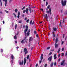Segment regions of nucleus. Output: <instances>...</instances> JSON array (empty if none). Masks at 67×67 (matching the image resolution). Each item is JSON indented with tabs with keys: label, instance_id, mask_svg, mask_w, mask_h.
Here are the masks:
<instances>
[{
	"label": "nucleus",
	"instance_id": "1",
	"mask_svg": "<svg viewBox=\"0 0 67 67\" xmlns=\"http://www.w3.org/2000/svg\"><path fill=\"white\" fill-rule=\"evenodd\" d=\"M25 27L26 29L24 31V33H25V36H26V32L27 31V30H28V29H29V27H28V26L27 25H26Z\"/></svg>",
	"mask_w": 67,
	"mask_h": 67
},
{
	"label": "nucleus",
	"instance_id": "2",
	"mask_svg": "<svg viewBox=\"0 0 67 67\" xmlns=\"http://www.w3.org/2000/svg\"><path fill=\"white\" fill-rule=\"evenodd\" d=\"M58 38L57 37L55 38V48H56L57 47H58V44H57V42H58Z\"/></svg>",
	"mask_w": 67,
	"mask_h": 67
},
{
	"label": "nucleus",
	"instance_id": "3",
	"mask_svg": "<svg viewBox=\"0 0 67 67\" xmlns=\"http://www.w3.org/2000/svg\"><path fill=\"white\" fill-rule=\"evenodd\" d=\"M61 3L62 5L63 6H64L66 4V1H64L63 0H61Z\"/></svg>",
	"mask_w": 67,
	"mask_h": 67
},
{
	"label": "nucleus",
	"instance_id": "4",
	"mask_svg": "<svg viewBox=\"0 0 67 67\" xmlns=\"http://www.w3.org/2000/svg\"><path fill=\"white\" fill-rule=\"evenodd\" d=\"M49 10L46 11V13L49 14L50 15H51V14H52V13L51 12V8H49Z\"/></svg>",
	"mask_w": 67,
	"mask_h": 67
},
{
	"label": "nucleus",
	"instance_id": "5",
	"mask_svg": "<svg viewBox=\"0 0 67 67\" xmlns=\"http://www.w3.org/2000/svg\"><path fill=\"white\" fill-rule=\"evenodd\" d=\"M52 56H50L47 59V60H49V62L51 61L52 60Z\"/></svg>",
	"mask_w": 67,
	"mask_h": 67
},
{
	"label": "nucleus",
	"instance_id": "6",
	"mask_svg": "<svg viewBox=\"0 0 67 67\" xmlns=\"http://www.w3.org/2000/svg\"><path fill=\"white\" fill-rule=\"evenodd\" d=\"M65 60H64L61 62L60 65H61V66H62V65H64V64L65 63Z\"/></svg>",
	"mask_w": 67,
	"mask_h": 67
},
{
	"label": "nucleus",
	"instance_id": "7",
	"mask_svg": "<svg viewBox=\"0 0 67 67\" xmlns=\"http://www.w3.org/2000/svg\"><path fill=\"white\" fill-rule=\"evenodd\" d=\"M28 8L29 9V10L30 13H32V10H31V5H29L28 7Z\"/></svg>",
	"mask_w": 67,
	"mask_h": 67
},
{
	"label": "nucleus",
	"instance_id": "8",
	"mask_svg": "<svg viewBox=\"0 0 67 67\" xmlns=\"http://www.w3.org/2000/svg\"><path fill=\"white\" fill-rule=\"evenodd\" d=\"M23 62H24L23 60H22L21 62H19V65H23Z\"/></svg>",
	"mask_w": 67,
	"mask_h": 67
},
{
	"label": "nucleus",
	"instance_id": "9",
	"mask_svg": "<svg viewBox=\"0 0 67 67\" xmlns=\"http://www.w3.org/2000/svg\"><path fill=\"white\" fill-rule=\"evenodd\" d=\"M57 28L53 27V30L54 32H57Z\"/></svg>",
	"mask_w": 67,
	"mask_h": 67
},
{
	"label": "nucleus",
	"instance_id": "10",
	"mask_svg": "<svg viewBox=\"0 0 67 67\" xmlns=\"http://www.w3.org/2000/svg\"><path fill=\"white\" fill-rule=\"evenodd\" d=\"M3 1H5V7H7V0H3Z\"/></svg>",
	"mask_w": 67,
	"mask_h": 67
},
{
	"label": "nucleus",
	"instance_id": "11",
	"mask_svg": "<svg viewBox=\"0 0 67 67\" xmlns=\"http://www.w3.org/2000/svg\"><path fill=\"white\" fill-rule=\"evenodd\" d=\"M24 65H25L26 62V59L25 58L24 59Z\"/></svg>",
	"mask_w": 67,
	"mask_h": 67
},
{
	"label": "nucleus",
	"instance_id": "12",
	"mask_svg": "<svg viewBox=\"0 0 67 67\" xmlns=\"http://www.w3.org/2000/svg\"><path fill=\"white\" fill-rule=\"evenodd\" d=\"M44 16L46 19H48V16H47V14H46L45 15H44Z\"/></svg>",
	"mask_w": 67,
	"mask_h": 67
},
{
	"label": "nucleus",
	"instance_id": "13",
	"mask_svg": "<svg viewBox=\"0 0 67 67\" xmlns=\"http://www.w3.org/2000/svg\"><path fill=\"white\" fill-rule=\"evenodd\" d=\"M33 41V38L32 37H30L29 39V42H31V41Z\"/></svg>",
	"mask_w": 67,
	"mask_h": 67
},
{
	"label": "nucleus",
	"instance_id": "14",
	"mask_svg": "<svg viewBox=\"0 0 67 67\" xmlns=\"http://www.w3.org/2000/svg\"><path fill=\"white\" fill-rule=\"evenodd\" d=\"M52 34L53 37H55V32L54 31L52 32Z\"/></svg>",
	"mask_w": 67,
	"mask_h": 67
},
{
	"label": "nucleus",
	"instance_id": "15",
	"mask_svg": "<svg viewBox=\"0 0 67 67\" xmlns=\"http://www.w3.org/2000/svg\"><path fill=\"white\" fill-rule=\"evenodd\" d=\"M26 13L27 14H28V12L29 11V9L27 8H26Z\"/></svg>",
	"mask_w": 67,
	"mask_h": 67
},
{
	"label": "nucleus",
	"instance_id": "16",
	"mask_svg": "<svg viewBox=\"0 0 67 67\" xmlns=\"http://www.w3.org/2000/svg\"><path fill=\"white\" fill-rule=\"evenodd\" d=\"M10 57L12 59H14V56L12 54Z\"/></svg>",
	"mask_w": 67,
	"mask_h": 67
},
{
	"label": "nucleus",
	"instance_id": "17",
	"mask_svg": "<svg viewBox=\"0 0 67 67\" xmlns=\"http://www.w3.org/2000/svg\"><path fill=\"white\" fill-rule=\"evenodd\" d=\"M54 63L53 62H52V63H51L50 66H51V67H53V64Z\"/></svg>",
	"mask_w": 67,
	"mask_h": 67
},
{
	"label": "nucleus",
	"instance_id": "18",
	"mask_svg": "<svg viewBox=\"0 0 67 67\" xmlns=\"http://www.w3.org/2000/svg\"><path fill=\"white\" fill-rule=\"evenodd\" d=\"M60 48H59V49H58V51H57V53L58 54H59V52H60Z\"/></svg>",
	"mask_w": 67,
	"mask_h": 67
},
{
	"label": "nucleus",
	"instance_id": "19",
	"mask_svg": "<svg viewBox=\"0 0 67 67\" xmlns=\"http://www.w3.org/2000/svg\"><path fill=\"white\" fill-rule=\"evenodd\" d=\"M64 15H67V11H66L65 12H64Z\"/></svg>",
	"mask_w": 67,
	"mask_h": 67
},
{
	"label": "nucleus",
	"instance_id": "20",
	"mask_svg": "<svg viewBox=\"0 0 67 67\" xmlns=\"http://www.w3.org/2000/svg\"><path fill=\"white\" fill-rule=\"evenodd\" d=\"M26 51H27V49L26 48H24V52H26Z\"/></svg>",
	"mask_w": 67,
	"mask_h": 67
},
{
	"label": "nucleus",
	"instance_id": "21",
	"mask_svg": "<svg viewBox=\"0 0 67 67\" xmlns=\"http://www.w3.org/2000/svg\"><path fill=\"white\" fill-rule=\"evenodd\" d=\"M59 26H60L61 27H62V21H60V22L59 24Z\"/></svg>",
	"mask_w": 67,
	"mask_h": 67
},
{
	"label": "nucleus",
	"instance_id": "22",
	"mask_svg": "<svg viewBox=\"0 0 67 67\" xmlns=\"http://www.w3.org/2000/svg\"><path fill=\"white\" fill-rule=\"evenodd\" d=\"M14 38L15 40H16V39H17V37H16V35H15Z\"/></svg>",
	"mask_w": 67,
	"mask_h": 67
},
{
	"label": "nucleus",
	"instance_id": "23",
	"mask_svg": "<svg viewBox=\"0 0 67 67\" xmlns=\"http://www.w3.org/2000/svg\"><path fill=\"white\" fill-rule=\"evenodd\" d=\"M32 20H31L29 22L30 25L32 24Z\"/></svg>",
	"mask_w": 67,
	"mask_h": 67
},
{
	"label": "nucleus",
	"instance_id": "24",
	"mask_svg": "<svg viewBox=\"0 0 67 67\" xmlns=\"http://www.w3.org/2000/svg\"><path fill=\"white\" fill-rule=\"evenodd\" d=\"M30 56V55H28L27 56V59H29V57Z\"/></svg>",
	"mask_w": 67,
	"mask_h": 67
},
{
	"label": "nucleus",
	"instance_id": "25",
	"mask_svg": "<svg viewBox=\"0 0 67 67\" xmlns=\"http://www.w3.org/2000/svg\"><path fill=\"white\" fill-rule=\"evenodd\" d=\"M26 37H27L26 36L24 38V40H25V42H26Z\"/></svg>",
	"mask_w": 67,
	"mask_h": 67
},
{
	"label": "nucleus",
	"instance_id": "26",
	"mask_svg": "<svg viewBox=\"0 0 67 67\" xmlns=\"http://www.w3.org/2000/svg\"><path fill=\"white\" fill-rule=\"evenodd\" d=\"M15 12L16 13H17L18 12V9H16L15 10Z\"/></svg>",
	"mask_w": 67,
	"mask_h": 67
},
{
	"label": "nucleus",
	"instance_id": "27",
	"mask_svg": "<svg viewBox=\"0 0 67 67\" xmlns=\"http://www.w3.org/2000/svg\"><path fill=\"white\" fill-rule=\"evenodd\" d=\"M16 27H17V24H16L15 25V30L16 29Z\"/></svg>",
	"mask_w": 67,
	"mask_h": 67
},
{
	"label": "nucleus",
	"instance_id": "28",
	"mask_svg": "<svg viewBox=\"0 0 67 67\" xmlns=\"http://www.w3.org/2000/svg\"><path fill=\"white\" fill-rule=\"evenodd\" d=\"M28 52H29L27 51H26L25 52V55H26V54H27V53H28Z\"/></svg>",
	"mask_w": 67,
	"mask_h": 67
},
{
	"label": "nucleus",
	"instance_id": "29",
	"mask_svg": "<svg viewBox=\"0 0 67 67\" xmlns=\"http://www.w3.org/2000/svg\"><path fill=\"white\" fill-rule=\"evenodd\" d=\"M25 12H26V10H24L23 11V13H25Z\"/></svg>",
	"mask_w": 67,
	"mask_h": 67
},
{
	"label": "nucleus",
	"instance_id": "30",
	"mask_svg": "<svg viewBox=\"0 0 67 67\" xmlns=\"http://www.w3.org/2000/svg\"><path fill=\"white\" fill-rule=\"evenodd\" d=\"M13 15H14L15 18H16V15H15V13H13Z\"/></svg>",
	"mask_w": 67,
	"mask_h": 67
},
{
	"label": "nucleus",
	"instance_id": "31",
	"mask_svg": "<svg viewBox=\"0 0 67 67\" xmlns=\"http://www.w3.org/2000/svg\"><path fill=\"white\" fill-rule=\"evenodd\" d=\"M34 34H37V32H36V31H34Z\"/></svg>",
	"mask_w": 67,
	"mask_h": 67
},
{
	"label": "nucleus",
	"instance_id": "32",
	"mask_svg": "<svg viewBox=\"0 0 67 67\" xmlns=\"http://www.w3.org/2000/svg\"><path fill=\"white\" fill-rule=\"evenodd\" d=\"M50 8V5H48V6L47 7V9H49Z\"/></svg>",
	"mask_w": 67,
	"mask_h": 67
},
{
	"label": "nucleus",
	"instance_id": "33",
	"mask_svg": "<svg viewBox=\"0 0 67 67\" xmlns=\"http://www.w3.org/2000/svg\"><path fill=\"white\" fill-rule=\"evenodd\" d=\"M61 56H64V53H62V55Z\"/></svg>",
	"mask_w": 67,
	"mask_h": 67
},
{
	"label": "nucleus",
	"instance_id": "34",
	"mask_svg": "<svg viewBox=\"0 0 67 67\" xmlns=\"http://www.w3.org/2000/svg\"><path fill=\"white\" fill-rule=\"evenodd\" d=\"M54 65L56 66V62H55L54 63Z\"/></svg>",
	"mask_w": 67,
	"mask_h": 67
},
{
	"label": "nucleus",
	"instance_id": "35",
	"mask_svg": "<svg viewBox=\"0 0 67 67\" xmlns=\"http://www.w3.org/2000/svg\"><path fill=\"white\" fill-rule=\"evenodd\" d=\"M53 54V53H52V52H51L49 53V55L50 56V55H52V54Z\"/></svg>",
	"mask_w": 67,
	"mask_h": 67
},
{
	"label": "nucleus",
	"instance_id": "36",
	"mask_svg": "<svg viewBox=\"0 0 67 67\" xmlns=\"http://www.w3.org/2000/svg\"><path fill=\"white\" fill-rule=\"evenodd\" d=\"M24 42V40H22L21 43H23V42Z\"/></svg>",
	"mask_w": 67,
	"mask_h": 67
},
{
	"label": "nucleus",
	"instance_id": "37",
	"mask_svg": "<svg viewBox=\"0 0 67 67\" xmlns=\"http://www.w3.org/2000/svg\"><path fill=\"white\" fill-rule=\"evenodd\" d=\"M29 21H30V19H28L27 20L26 22H27V23H29Z\"/></svg>",
	"mask_w": 67,
	"mask_h": 67
},
{
	"label": "nucleus",
	"instance_id": "38",
	"mask_svg": "<svg viewBox=\"0 0 67 67\" xmlns=\"http://www.w3.org/2000/svg\"><path fill=\"white\" fill-rule=\"evenodd\" d=\"M21 22H22V21L21 20L19 21L18 22L19 23H21Z\"/></svg>",
	"mask_w": 67,
	"mask_h": 67
},
{
	"label": "nucleus",
	"instance_id": "39",
	"mask_svg": "<svg viewBox=\"0 0 67 67\" xmlns=\"http://www.w3.org/2000/svg\"><path fill=\"white\" fill-rule=\"evenodd\" d=\"M43 59V57H41V60H42Z\"/></svg>",
	"mask_w": 67,
	"mask_h": 67
},
{
	"label": "nucleus",
	"instance_id": "40",
	"mask_svg": "<svg viewBox=\"0 0 67 67\" xmlns=\"http://www.w3.org/2000/svg\"><path fill=\"white\" fill-rule=\"evenodd\" d=\"M48 5V2H47L46 3V5L47 6V5Z\"/></svg>",
	"mask_w": 67,
	"mask_h": 67
},
{
	"label": "nucleus",
	"instance_id": "41",
	"mask_svg": "<svg viewBox=\"0 0 67 67\" xmlns=\"http://www.w3.org/2000/svg\"><path fill=\"white\" fill-rule=\"evenodd\" d=\"M54 57V59H56V58H57V57Z\"/></svg>",
	"mask_w": 67,
	"mask_h": 67
},
{
	"label": "nucleus",
	"instance_id": "42",
	"mask_svg": "<svg viewBox=\"0 0 67 67\" xmlns=\"http://www.w3.org/2000/svg\"><path fill=\"white\" fill-rule=\"evenodd\" d=\"M64 44V41H62L61 43V45H63Z\"/></svg>",
	"mask_w": 67,
	"mask_h": 67
},
{
	"label": "nucleus",
	"instance_id": "43",
	"mask_svg": "<svg viewBox=\"0 0 67 67\" xmlns=\"http://www.w3.org/2000/svg\"><path fill=\"white\" fill-rule=\"evenodd\" d=\"M5 12H6V13H9V12L6 10H5Z\"/></svg>",
	"mask_w": 67,
	"mask_h": 67
},
{
	"label": "nucleus",
	"instance_id": "44",
	"mask_svg": "<svg viewBox=\"0 0 67 67\" xmlns=\"http://www.w3.org/2000/svg\"><path fill=\"white\" fill-rule=\"evenodd\" d=\"M67 39V36H66L65 38V40L66 41V40Z\"/></svg>",
	"mask_w": 67,
	"mask_h": 67
},
{
	"label": "nucleus",
	"instance_id": "45",
	"mask_svg": "<svg viewBox=\"0 0 67 67\" xmlns=\"http://www.w3.org/2000/svg\"><path fill=\"white\" fill-rule=\"evenodd\" d=\"M50 49V47H48L47 48V49Z\"/></svg>",
	"mask_w": 67,
	"mask_h": 67
},
{
	"label": "nucleus",
	"instance_id": "46",
	"mask_svg": "<svg viewBox=\"0 0 67 67\" xmlns=\"http://www.w3.org/2000/svg\"><path fill=\"white\" fill-rule=\"evenodd\" d=\"M27 36H29V35H30V33L29 32H27Z\"/></svg>",
	"mask_w": 67,
	"mask_h": 67
},
{
	"label": "nucleus",
	"instance_id": "47",
	"mask_svg": "<svg viewBox=\"0 0 67 67\" xmlns=\"http://www.w3.org/2000/svg\"><path fill=\"white\" fill-rule=\"evenodd\" d=\"M25 7H24L23 8H22V10H23L24 9H25Z\"/></svg>",
	"mask_w": 67,
	"mask_h": 67
},
{
	"label": "nucleus",
	"instance_id": "48",
	"mask_svg": "<svg viewBox=\"0 0 67 67\" xmlns=\"http://www.w3.org/2000/svg\"><path fill=\"white\" fill-rule=\"evenodd\" d=\"M64 48H62V51H64Z\"/></svg>",
	"mask_w": 67,
	"mask_h": 67
},
{
	"label": "nucleus",
	"instance_id": "49",
	"mask_svg": "<svg viewBox=\"0 0 67 67\" xmlns=\"http://www.w3.org/2000/svg\"><path fill=\"white\" fill-rule=\"evenodd\" d=\"M47 64L44 65V66L45 67H47Z\"/></svg>",
	"mask_w": 67,
	"mask_h": 67
},
{
	"label": "nucleus",
	"instance_id": "50",
	"mask_svg": "<svg viewBox=\"0 0 67 67\" xmlns=\"http://www.w3.org/2000/svg\"><path fill=\"white\" fill-rule=\"evenodd\" d=\"M34 23H34V21H33L32 22V25H33L34 24Z\"/></svg>",
	"mask_w": 67,
	"mask_h": 67
},
{
	"label": "nucleus",
	"instance_id": "51",
	"mask_svg": "<svg viewBox=\"0 0 67 67\" xmlns=\"http://www.w3.org/2000/svg\"><path fill=\"white\" fill-rule=\"evenodd\" d=\"M18 15H20V12H18Z\"/></svg>",
	"mask_w": 67,
	"mask_h": 67
},
{
	"label": "nucleus",
	"instance_id": "52",
	"mask_svg": "<svg viewBox=\"0 0 67 67\" xmlns=\"http://www.w3.org/2000/svg\"><path fill=\"white\" fill-rule=\"evenodd\" d=\"M65 56H67V52L65 53Z\"/></svg>",
	"mask_w": 67,
	"mask_h": 67
},
{
	"label": "nucleus",
	"instance_id": "53",
	"mask_svg": "<svg viewBox=\"0 0 67 67\" xmlns=\"http://www.w3.org/2000/svg\"><path fill=\"white\" fill-rule=\"evenodd\" d=\"M39 63L40 64H41L42 63V60L39 61Z\"/></svg>",
	"mask_w": 67,
	"mask_h": 67
},
{
	"label": "nucleus",
	"instance_id": "54",
	"mask_svg": "<svg viewBox=\"0 0 67 67\" xmlns=\"http://www.w3.org/2000/svg\"><path fill=\"white\" fill-rule=\"evenodd\" d=\"M58 57H60V54H58Z\"/></svg>",
	"mask_w": 67,
	"mask_h": 67
},
{
	"label": "nucleus",
	"instance_id": "55",
	"mask_svg": "<svg viewBox=\"0 0 67 67\" xmlns=\"http://www.w3.org/2000/svg\"><path fill=\"white\" fill-rule=\"evenodd\" d=\"M19 17H20V15H18V16H17L18 18V19H19Z\"/></svg>",
	"mask_w": 67,
	"mask_h": 67
},
{
	"label": "nucleus",
	"instance_id": "56",
	"mask_svg": "<svg viewBox=\"0 0 67 67\" xmlns=\"http://www.w3.org/2000/svg\"><path fill=\"white\" fill-rule=\"evenodd\" d=\"M40 10H41L42 12L44 11V10H43V9H40Z\"/></svg>",
	"mask_w": 67,
	"mask_h": 67
},
{
	"label": "nucleus",
	"instance_id": "57",
	"mask_svg": "<svg viewBox=\"0 0 67 67\" xmlns=\"http://www.w3.org/2000/svg\"><path fill=\"white\" fill-rule=\"evenodd\" d=\"M36 37H38V34H37L36 35Z\"/></svg>",
	"mask_w": 67,
	"mask_h": 67
},
{
	"label": "nucleus",
	"instance_id": "58",
	"mask_svg": "<svg viewBox=\"0 0 67 67\" xmlns=\"http://www.w3.org/2000/svg\"><path fill=\"white\" fill-rule=\"evenodd\" d=\"M54 57H56V54H54Z\"/></svg>",
	"mask_w": 67,
	"mask_h": 67
},
{
	"label": "nucleus",
	"instance_id": "59",
	"mask_svg": "<svg viewBox=\"0 0 67 67\" xmlns=\"http://www.w3.org/2000/svg\"><path fill=\"white\" fill-rule=\"evenodd\" d=\"M63 23H64V22H65V20L64 19H63Z\"/></svg>",
	"mask_w": 67,
	"mask_h": 67
},
{
	"label": "nucleus",
	"instance_id": "60",
	"mask_svg": "<svg viewBox=\"0 0 67 67\" xmlns=\"http://www.w3.org/2000/svg\"><path fill=\"white\" fill-rule=\"evenodd\" d=\"M25 27V25L23 26V29H24Z\"/></svg>",
	"mask_w": 67,
	"mask_h": 67
},
{
	"label": "nucleus",
	"instance_id": "61",
	"mask_svg": "<svg viewBox=\"0 0 67 67\" xmlns=\"http://www.w3.org/2000/svg\"><path fill=\"white\" fill-rule=\"evenodd\" d=\"M65 37V34H64L63 36V38H64Z\"/></svg>",
	"mask_w": 67,
	"mask_h": 67
},
{
	"label": "nucleus",
	"instance_id": "62",
	"mask_svg": "<svg viewBox=\"0 0 67 67\" xmlns=\"http://www.w3.org/2000/svg\"><path fill=\"white\" fill-rule=\"evenodd\" d=\"M30 29H29L28 31V33H30Z\"/></svg>",
	"mask_w": 67,
	"mask_h": 67
},
{
	"label": "nucleus",
	"instance_id": "63",
	"mask_svg": "<svg viewBox=\"0 0 67 67\" xmlns=\"http://www.w3.org/2000/svg\"><path fill=\"white\" fill-rule=\"evenodd\" d=\"M24 20H27V18H25L24 19Z\"/></svg>",
	"mask_w": 67,
	"mask_h": 67
},
{
	"label": "nucleus",
	"instance_id": "64",
	"mask_svg": "<svg viewBox=\"0 0 67 67\" xmlns=\"http://www.w3.org/2000/svg\"><path fill=\"white\" fill-rule=\"evenodd\" d=\"M63 10H61V13H62V12H63Z\"/></svg>",
	"mask_w": 67,
	"mask_h": 67
}]
</instances>
